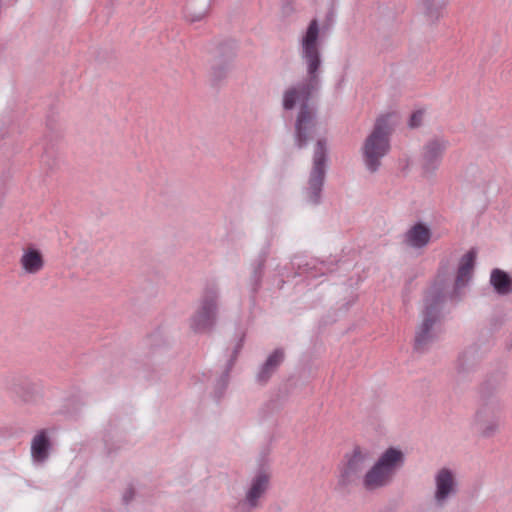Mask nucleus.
Listing matches in <instances>:
<instances>
[{
  "label": "nucleus",
  "mask_w": 512,
  "mask_h": 512,
  "mask_svg": "<svg viewBox=\"0 0 512 512\" xmlns=\"http://www.w3.org/2000/svg\"><path fill=\"white\" fill-rule=\"evenodd\" d=\"M217 293L209 289L205 292L198 310L192 318L191 326L195 331H203L210 328L216 318Z\"/></svg>",
  "instance_id": "39448f33"
},
{
  "label": "nucleus",
  "mask_w": 512,
  "mask_h": 512,
  "mask_svg": "<svg viewBox=\"0 0 512 512\" xmlns=\"http://www.w3.org/2000/svg\"><path fill=\"white\" fill-rule=\"evenodd\" d=\"M430 237V229L424 224L418 223L408 230L405 239L409 246L422 248L428 244Z\"/></svg>",
  "instance_id": "f8f14e48"
},
{
  "label": "nucleus",
  "mask_w": 512,
  "mask_h": 512,
  "mask_svg": "<svg viewBox=\"0 0 512 512\" xmlns=\"http://www.w3.org/2000/svg\"><path fill=\"white\" fill-rule=\"evenodd\" d=\"M325 152L326 147L323 141H318L315 152H314V160H313V169L309 179L308 186V198L312 203H317L321 188L323 185L325 170H324V162H325Z\"/></svg>",
  "instance_id": "423d86ee"
},
{
  "label": "nucleus",
  "mask_w": 512,
  "mask_h": 512,
  "mask_svg": "<svg viewBox=\"0 0 512 512\" xmlns=\"http://www.w3.org/2000/svg\"><path fill=\"white\" fill-rule=\"evenodd\" d=\"M423 116L424 112L421 110L414 112L410 118V126L413 128L418 127L422 122Z\"/></svg>",
  "instance_id": "a211bd4d"
},
{
  "label": "nucleus",
  "mask_w": 512,
  "mask_h": 512,
  "mask_svg": "<svg viewBox=\"0 0 512 512\" xmlns=\"http://www.w3.org/2000/svg\"><path fill=\"white\" fill-rule=\"evenodd\" d=\"M445 149L446 143L444 141H430L424 148V160L427 162V164H433L441 157Z\"/></svg>",
  "instance_id": "dca6fc26"
},
{
  "label": "nucleus",
  "mask_w": 512,
  "mask_h": 512,
  "mask_svg": "<svg viewBox=\"0 0 512 512\" xmlns=\"http://www.w3.org/2000/svg\"><path fill=\"white\" fill-rule=\"evenodd\" d=\"M284 353L282 350H275L267 359L259 374L261 380H266L271 372L283 361Z\"/></svg>",
  "instance_id": "f3484780"
},
{
  "label": "nucleus",
  "mask_w": 512,
  "mask_h": 512,
  "mask_svg": "<svg viewBox=\"0 0 512 512\" xmlns=\"http://www.w3.org/2000/svg\"><path fill=\"white\" fill-rule=\"evenodd\" d=\"M403 463L404 453L394 447L388 448L364 474L362 478L363 487L366 490L373 491L388 485Z\"/></svg>",
  "instance_id": "f03ea898"
},
{
  "label": "nucleus",
  "mask_w": 512,
  "mask_h": 512,
  "mask_svg": "<svg viewBox=\"0 0 512 512\" xmlns=\"http://www.w3.org/2000/svg\"><path fill=\"white\" fill-rule=\"evenodd\" d=\"M389 117H380L363 145L364 161L367 168L374 172L380 166V160L390 149L389 135L391 133Z\"/></svg>",
  "instance_id": "7ed1b4c3"
},
{
  "label": "nucleus",
  "mask_w": 512,
  "mask_h": 512,
  "mask_svg": "<svg viewBox=\"0 0 512 512\" xmlns=\"http://www.w3.org/2000/svg\"><path fill=\"white\" fill-rule=\"evenodd\" d=\"M269 474L265 471H260L252 479L250 488L246 494V501L251 507L257 506V500L264 494L269 485Z\"/></svg>",
  "instance_id": "1a4fd4ad"
},
{
  "label": "nucleus",
  "mask_w": 512,
  "mask_h": 512,
  "mask_svg": "<svg viewBox=\"0 0 512 512\" xmlns=\"http://www.w3.org/2000/svg\"><path fill=\"white\" fill-rule=\"evenodd\" d=\"M20 264L25 272L29 274L38 273L44 266V259L40 251L34 248L24 250Z\"/></svg>",
  "instance_id": "9d476101"
},
{
  "label": "nucleus",
  "mask_w": 512,
  "mask_h": 512,
  "mask_svg": "<svg viewBox=\"0 0 512 512\" xmlns=\"http://www.w3.org/2000/svg\"><path fill=\"white\" fill-rule=\"evenodd\" d=\"M49 441L44 430L35 435L31 444L32 456L37 461H43L48 455Z\"/></svg>",
  "instance_id": "2eb2a0df"
},
{
  "label": "nucleus",
  "mask_w": 512,
  "mask_h": 512,
  "mask_svg": "<svg viewBox=\"0 0 512 512\" xmlns=\"http://www.w3.org/2000/svg\"><path fill=\"white\" fill-rule=\"evenodd\" d=\"M437 319V310L434 304L427 306L424 318L415 337V349L423 350L427 344L434 338L435 334L432 330Z\"/></svg>",
  "instance_id": "6e6552de"
},
{
  "label": "nucleus",
  "mask_w": 512,
  "mask_h": 512,
  "mask_svg": "<svg viewBox=\"0 0 512 512\" xmlns=\"http://www.w3.org/2000/svg\"><path fill=\"white\" fill-rule=\"evenodd\" d=\"M319 26L316 19L312 20L301 41V55L307 64L310 81L297 87L288 89L284 93L283 106L285 109H292L296 103L301 109L296 121V139L299 147H302L315 127L314 114L307 104L311 90L317 84L316 72L320 66V52L318 44Z\"/></svg>",
  "instance_id": "f257e3e1"
},
{
  "label": "nucleus",
  "mask_w": 512,
  "mask_h": 512,
  "mask_svg": "<svg viewBox=\"0 0 512 512\" xmlns=\"http://www.w3.org/2000/svg\"><path fill=\"white\" fill-rule=\"evenodd\" d=\"M490 282L499 294L505 295L512 291V280L509 275L502 270H493Z\"/></svg>",
  "instance_id": "4468645a"
},
{
  "label": "nucleus",
  "mask_w": 512,
  "mask_h": 512,
  "mask_svg": "<svg viewBox=\"0 0 512 512\" xmlns=\"http://www.w3.org/2000/svg\"><path fill=\"white\" fill-rule=\"evenodd\" d=\"M369 459V450L360 446L354 447L350 453H347L339 468V485L346 487L358 480Z\"/></svg>",
  "instance_id": "20e7f679"
},
{
  "label": "nucleus",
  "mask_w": 512,
  "mask_h": 512,
  "mask_svg": "<svg viewBox=\"0 0 512 512\" xmlns=\"http://www.w3.org/2000/svg\"><path fill=\"white\" fill-rule=\"evenodd\" d=\"M500 423L501 408L497 404L487 403L483 405L476 413V428L478 432L485 437L494 435L499 430Z\"/></svg>",
  "instance_id": "0eeeda50"
},
{
  "label": "nucleus",
  "mask_w": 512,
  "mask_h": 512,
  "mask_svg": "<svg viewBox=\"0 0 512 512\" xmlns=\"http://www.w3.org/2000/svg\"><path fill=\"white\" fill-rule=\"evenodd\" d=\"M475 259L476 252L474 250H470L461 258L455 283L457 288L464 286L470 279L474 268Z\"/></svg>",
  "instance_id": "ddd939ff"
},
{
  "label": "nucleus",
  "mask_w": 512,
  "mask_h": 512,
  "mask_svg": "<svg viewBox=\"0 0 512 512\" xmlns=\"http://www.w3.org/2000/svg\"><path fill=\"white\" fill-rule=\"evenodd\" d=\"M440 298H441V297H440L439 295H438V296H436L435 304H437V303L440 301Z\"/></svg>",
  "instance_id": "6ab92c4d"
},
{
  "label": "nucleus",
  "mask_w": 512,
  "mask_h": 512,
  "mask_svg": "<svg viewBox=\"0 0 512 512\" xmlns=\"http://www.w3.org/2000/svg\"><path fill=\"white\" fill-rule=\"evenodd\" d=\"M454 477L448 469H441L436 476V493L435 498L438 502H442L453 491Z\"/></svg>",
  "instance_id": "9b49d317"
}]
</instances>
